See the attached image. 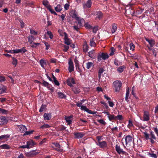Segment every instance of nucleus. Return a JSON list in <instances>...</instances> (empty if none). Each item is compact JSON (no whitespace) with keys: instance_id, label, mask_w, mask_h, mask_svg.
<instances>
[{"instance_id":"43","label":"nucleus","mask_w":158,"mask_h":158,"mask_svg":"<svg viewBox=\"0 0 158 158\" xmlns=\"http://www.w3.org/2000/svg\"><path fill=\"white\" fill-rule=\"evenodd\" d=\"M19 52H20L22 53H24L27 51V50L26 49L25 47H23L20 49H19Z\"/></svg>"},{"instance_id":"1","label":"nucleus","mask_w":158,"mask_h":158,"mask_svg":"<svg viewBox=\"0 0 158 158\" xmlns=\"http://www.w3.org/2000/svg\"><path fill=\"white\" fill-rule=\"evenodd\" d=\"M70 15L72 18H74L77 21L78 27H83V23L85 22V20L83 18L78 16V14L76 10H71L70 12Z\"/></svg>"},{"instance_id":"61","label":"nucleus","mask_w":158,"mask_h":158,"mask_svg":"<svg viewBox=\"0 0 158 158\" xmlns=\"http://www.w3.org/2000/svg\"><path fill=\"white\" fill-rule=\"evenodd\" d=\"M98 121L101 124H102L104 125H105L106 124V123L102 119H101L98 120Z\"/></svg>"},{"instance_id":"64","label":"nucleus","mask_w":158,"mask_h":158,"mask_svg":"<svg viewBox=\"0 0 158 158\" xmlns=\"http://www.w3.org/2000/svg\"><path fill=\"white\" fill-rule=\"evenodd\" d=\"M153 129L156 134L158 136V129H157V127H153Z\"/></svg>"},{"instance_id":"19","label":"nucleus","mask_w":158,"mask_h":158,"mask_svg":"<svg viewBox=\"0 0 158 158\" xmlns=\"http://www.w3.org/2000/svg\"><path fill=\"white\" fill-rule=\"evenodd\" d=\"M72 90L76 94H77L80 92V89L78 86H75L72 88Z\"/></svg>"},{"instance_id":"37","label":"nucleus","mask_w":158,"mask_h":158,"mask_svg":"<svg viewBox=\"0 0 158 158\" xmlns=\"http://www.w3.org/2000/svg\"><path fill=\"white\" fill-rule=\"evenodd\" d=\"M85 27L87 29H92V26L89 24L88 23H85L84 24Z\"/></svg>"},{"instance_id":"60","label":"nucleus","mask_w":158,"mask_h":158,"mask_svg":"<svg viewBox=\"0 0 158 158\" xmlns=\"http://www.w3.org/2000/svg\"><path fill=\"white\" fill-rule=\"evenodd\" d=\"M19 21L20 23L21 26V28H23L24 26V23L23 22V21L21 19H20Z\"/></svg>"},{"instance_id":"48","label":"nucleus","mask_w":158,"mask_h":158,"mask_svg":"<svg viewBox=\"0 0 158 158\" xmlns=\"http://www.w3.org/2000/svg\"><path fill=\"white\" fill-rule=\"evenodd\" d=\"M47 34L49 36L51 39H52L53 37V35L51 31H47Z\"/></svg>"},{"instance_id":"35","label":"nucleus","mask_w":158,"mask_h":158,"mask_svg":"<svg viewBox=\"0 0 158 158\" xmlns=\"http://www.w3.org/2000/svg\"><path fill=\"white\" fill-rule=\"evenodd\" d=\"M86 68L87 69H89L92 67L94 66L93 63L89 62L86 63Z\"/></svg>"},{"instance_id":"22","label":"nucleus","mask_w":158,"mask_h":158,"mask_svg":"<svg viewBox=\"0 0 158 158\" xmlns=\"http://www.w3.org/2000/svg\"><path fill=\"white\" fill-rule=\"evenodd\" d=\"M145 40L147 41L150 45L151 47H152L155 44V41L153 40H150L147 38H145Z\"/></svg>"},{"instance_id":"4","label":"nucleus","mask_w":158,"mask_h":158,"mask_svg":"<svg viewBox=\"0 0 158 158\" xmlns=\"http://www.w3.org/2000/svg\"><path fill=\"white\" fill-rule=\"evenodd\" d=\"M113 88L116 92H118L122 86V83L120 81H115L113 83Z\"/></svg>"},{"instance_id":"23","label":"nucleus","mask_w":158,"mask_h":158,"mask_svg":"<svg viewBox=\"0 0 158 158\" xmlns=\"http://www.w3.org/2000/svg\"><path fill=\"white\" fill-rule=\"evenodd\" d=\"M142 10H133L132 12H130L129 13L132 16H136L138 14H139L142 13Z\"/></svg>"},{"instance_id":"15","label":"nucleus","mask_w":158,"mask_h":158,"mask_svg":"<svg viewBox=\"0 0 158 158\" xmlns=\"http://www.w3.org/2000/svg\"><path fill=\"white\" fill-rule=\"evenodd\" d=\"M75 136V138L77 139H80L82 138L84 135V134L82 132H75L74 134Z\"/></svg>"},{"instance_id":"25","label":"nucleus","mask_w":158,"mask_h":158,"mask_svg":"<svg viewBox=\"0 0 158 158\" xmlns=\"http://www.w3.org/2000/svg\"><path fill=\"white\" fill-rule=\"evenodd\" d=\"M117 27L116 24L114 23L112 25L111 32L112 33H114L117 29Z\"/></svg>"},{"instance_id":"14","label":"nucleus","mask_w":158,"mask_h":158,"mask_svg":"<svg viewBox=\"0 0 158 158\" xmlns=\"http://www.w3.org/2000/svg\"><path fill=\"white\" fill-rule=\"evenodd\" d=\"M97 144L102 148H104L107 147V143L105 141H101L99 143H97Z\"/></svg>"},{"instance_id":"11","label":"nucleus","mask_w":158,"mask_h":158,"mask_svg":"<svg viewBox=\"0 0 158 158\" xmlns=\"http://www.w3.org/2000/svg\"><path fill=\"white\" fill-rule=\"evenodd\" d=\"M64 35V43L67 45H69L71 44L70 40L68 38V35L66 32L63 33Z\"/></svg>"},{"instance_id":"44","label":"nucleus","mask_w":158,"mask_h":158,"mask_svg":"<svg viewBox=\"0 0 158 158\" xmlns=\"http://www.w3.org/2000/svg\"><path fill=\"white\" fill-rule=\"evenodd\" d=\"M65 120L66 122L68 123L67 125H69L72 123V120L69 118V117H65Z\"/></svg>"},{"instance_id":"53","label":"nucleus","mask_w":158,"mask_h":158,"mask_svg":"<svg viewBox=\"0 0 158 158\" xmlns=\"http://www.w3.org/2000/svg\"><path fill=\"white\" fill-rule=\"evenodd\" d=\"M34 131L33 130H31L29 131H26L24 133L23 135L24 136L27 135H30Z\"/></svg>"},{"instance_id":"8","label":"nucleus","mask_w":158,"mask_h":158,"mask_svg":"<svg viewBox=\"0 0 158 158\" xmlns=\"http://www.w3.org/2000/svg\"><path fill=\"white\" fill-rule=\"evenodd\" d=\"M115 148L116 151L119 154H126L127 153L126 152L123 151V149L120 148V146L118 144H116V145Z\"/></svg>"},{"instance_id":"57","label":"nucleus","mask_w":158,"mask_h":158,"mask_svg":"<svg viewBox=\"0 0 158 158\" xmlns=\"http://www.w3.org/2000/svg\"><path fill=\"white\" fill-rule=\"evenodd\" d=\"M92 29H93V32L94 33H96L98 29V27H92Z\"/></svg>"},{"instance_id":"2","label":"nucleus","mask_w":158,"mask_h":158,"mask_svg":"<svg viewBox=\"0 0 158 158\" xmlns=\"http://www.w3.org/2000/svg\"><path fill=\"white\" fill-rule=\"evenodd\" d=\"M144 134L145 138L146 140H148L149 139L150 142L152 144H153L154 143L155 141L154 140H156V138L152 131L150 132V135L147 132H144Z\"/></svg>"},{"instance_id":"56","label":"nucleus","mask_w":158,"mask_h":158,"mask_svg":"<svg viewBox=\"0 0 158 158\" xmlns=\"http://www.w3.org/2000/svg\"><path fill=\"white\" fill-rule=\"evenodd\" d=\"M62 9L61 6L60 5H58L55 7V10H62Z\"/></svg>"},{"instance_id":"12","label":"nucleus","mask_w":158,"mask_h":158,"mask_svg":"<svg viewBox=\"0 0 158 158\" xmlns=\"http://www.w3.org/2000/svg\"><path fill=\"white\" fill-rule=\"evenodd\" d=\"M68 64L69 65V67L68 70L70 73H71L74 70L73 63L71 60H69L68 62Z\"/></svg>"},{"instance_id":"9","label":"nucleus","mask_w":158,"mask_h":158,"mask_svg":"<svg viewBox=\"0 0 158 158\" xmlns=\"http://www.w3.org/2000/svg\"><path fill=\"white\" fill-rule=\"evenodd\" d=\"M149 113L148 111L146 110H144L143 116V121H148L150 119Z\"/></svg>"},{"instance_id":"6","label":"nucleus","mask_w":158,"mask_h":158,"mask_svg":"<svg viewBox=\"0 0 158 158\" xmlns=\"http://www.w3.org/2000/svg\"><path fill=\"white\" fill-rule=\"evenodd\" d=\"M40 153L39 151L36 150H34L29 152L25 153L27 156L29 157H32L35 156Z\"/></svg>"},{"instance_id":"27","label":"nucleus","mask_w":158,"mask_h":158,"mask_svg":"<svg viewBox=\"0 0 158 158\" xmlns=\"http://www.w3.org/2000/svg\"><path fill=\"white\" fill-rule=\"evenodd\" d=\"M6 87L5 86L3 85L2 88L0 89V94H2L3 93L6 92Z\"/></svg>"},{"instance_id":"36","label":"nucleus","mask_w":158,"mask_h":158,"mask_svg":"<svg viewBox=\"0 0 158 158\" xmlns=\"http://www.w3.org/2000/svg\"><path fill=\"white\" fill-rule=\"evenodd\" d=\"M40 64L41 67L44 68V65L46 64V62L45 60L43 59H42L40 60Z\"/></svg>"},{"instance_id":"42","label":"nucleus","mask_w":158,"mask_h":158,"mask_svg":"<svg viewBox=\"0 0 158 158\" xmlns=\"http://www.w3.org/2000/svg\"><path fill=\"white\" fill-rule=\"evenodd\" d=\"M62 47L64 48L63 49V51L64 52H67L69 48V47L68 45H66L64 44L62 45Z\"/></svg>"},{"instance_id":"41","label":"nucleus","mask_w":158,"mask_h":158,"mask_svg":"<svg viewBox=\"0 0 158 158\" xmlns=\"http://www.w3.org/2000/svg\"><path fill=\"white\" fill-rule=\"evenodd\" d=\"M8 111L5 109H2L0 108V113L2 114H7Z\"/></svg>"},{"instance_id":"13","label":"nucleus","mask_w":158,"mask_h":158,"mask_svg":"<svg viewBox=\"0 0 158 158\" xmlns=\"http://www.w3.org/2000/svg\"><path fill=\"white\" fill-rule=\"evenodd\" d=\"M52 144H54L55 147L56 148H54L52 146V148H53L55 150L60 152H62L63 151V150L60 148V145L59 143H53Z\"/></svg>"},{"instance_id":"58","label":"nucleus","mask_w":158,"mask_h":158,"mask_svg":"<svg viewBox=\"0 0 158 158\" xmlns=\"http://www.w3.org/2000/svg\"><path fill=\"white\" fill-rule=\"evenodd\" d=\"M111 51L109 54V55L110 56H112L114 55V52L115 51V49L113 47H111Z\"/></svg>"},{"instance_id":"24","label":"nucleus","mask_w":158,"mask_h":158,"mask_svg":"<svg viewBox=\"0 0 158 158\" xmlns=\"http://www.w3.org/2000/svg\"><path fill=\"white\" fill-rule=\"evenodd\" d=\"M44 119L45 120H49L51 118V116L50 113H45L44 115Z\"/></svg>"},{"instance_id":"38","label":"nucleus","mask_w":158,"mask_h":158,"mask_svg":"<svg viewBox=\"0 0 158 158\" xmlns=\"http://www.w3.org/2000/svg\"><path fill=\"white\" fill-rule=\"evenodd\" d=\"M42 85L45 87H47L48 85H50V84L45 81L43 80L42 81V83H41Z\"/></svg>"},{"instance_id":"63","label":"nucleus","mask_w":158,"mask_h":158,"mask_svg":"<svg viewBox=\"0 0 158 158\" xmlns=\"http://www.w3.org/2000/svg\"><path fill=\"white\" fill-rule=\"evenodd\" d=\"M73 27L74 29V30H75L77 31H79V28L80 27H79L78 26L74 25V26H73Z\"/></svg>"},{"instance_id":"28","label":"nucleus","mask_w":158,"mask_h":158,"mask_svg":"<svg viewBox=\"0 0 158 158\" xmlns=\"http://www.w3.org/2000/svg\"><path fill=\"white\" fill-rule=\"evenodd\" d=\"M0 148L2 149H8L10 148V147L7 144H4L0 146Z\"/></svg>"},{"instance_id":"52","label":"nucleus","mask_w":158,"mask_h":158,"mask_svg":"<svg viewBox=\"0 0 158 158\" xmlns=\"http://www.w3.org/2000/svg\"><path fill=\"white\" fill-rule=\"evenodd\" d=\"M116 120L117 119L119 120H122L123 119V118L122 115H118L115 116Z\"/></svg>"},{"instance_id":"7","label":"nucleus","mask_w":158,"mask_h":158,"mask_svg":"<svg viewBox=\"0 0 158 158\" xmlns=\"http://www.w3.org/2000/svg\"><path fill=\"white\" fill-rule=\"evenodd\" d=\"M66 83L70 87H73L72 84H75L76 82L73 77H69L66 80Z\"/></svg>"},{"instance_id":"45","label":"nucleus","mask_w":158,"mask_h":158,"mask_svg":"<svg viewBox=\"0 0 158 158\" xmlns=\"http://www.w3.org/2000/svg\"><path fill=\"white\" fill-rule=\"evenodd\" d=\"M34 40V37L33 36H31L28 38V41L30 44H32V42Z\"/></svg>"},{"instance_id":"55","label":"nucleus","mask_w":158,"mask_h":158,"mask_svg":"<svg viewBox=\"0 0 158 158\" xmlns=\"http://www.w3.org/2000/svg\"><path fill=\"white\" fill-rule=\"evenodd\" d=\"M52 82H54L55 84L57 86H59L60 85V83L58 81L56 80V79L52 80Z\"/></svg>"},{"instance_id":"10","label":"nucleus","mask_w":158,"mask_h":158,"mask_svg":"<svg viewBox=\"0 0 158 158\" xmlns=\"http://www.w3.org/2000/svg\"><path fill=\"white\" fill-rule=\"evenodd\" d=\"M125 140L126 145L127 146V145H130L131 142L132 140V137L130 135H127L125 136Z\"/></svg>"},{"instance_id":"17","label":"nucleus","mask_w":158,"mask_h":158,"mask_svg":"<svg viewBox=\"0 0 158 158\" xmlns=\"http://www.w3.org/2000/svg\"><path fill=\"white\" fill-rule=\"evenodd\" d=\"M92 2L91 0H88L86 3L83 4V6L84 8H89L91 7Z\"/></svg>"},{"instance_id":"3","label":"nucleus","mask_w":158,"mask_h":158,"mask_svg":"<svg viewBox=\"0 0 158 158\" xmlns=\"http://www.w3.org/2000/svg\"><path fill=\"white\" fill-rule=\"evenodd\" d=\"M76 103V106L77 107H81V110H84L85 111L87 112L88 113L92 114H94L97 113L96 111H92L91 110H90L89 109L87 108L85 106H82V102H77Z\"/></svg>"},{"instance_id":"54","label":"nucleus","mask_w":158,"mask_h":158,"mask_svg":"<svg viewBox=\"0 0 158 158\" xmlns=\"http://www.w3.org/2000/svg\"><path fill=\"white\" fill-rule=\"evenodd\" d=\"M50 127V126L47 124H44L42 126H41L40 128H49Z\"/></svg>"},{"instance_id":"49","label":"nucleus","mask_w":158,"mask_h":158,"mask_svg":"<svg viewBox=\"0 0 158 158\" xmlns=\"http://www.w3.org/2000/svg\"><path fill=\"white\" fill-rule=\"evenodd\" d=\"M44 44H45V46L46 47V48H45L46 50H47L50 47V45L48 44V43L47 42H44Z\"/></svg>"},{"instance_id":"50","label":"nucleus","mask_w":158,"mask_h":158,"mask_svg":"<svg viewBox=\"0 0 158 158\" xmlns=\"http://www.w3.org/2000/svg\"><path fill=\"white\" fill-rule=\"evenodd\" d=\"M128 122H129V123L127 125V127L129 128H130L131 127H133V125L132 123V121H131V120H129L128 121Z\"/></svg>"},{"instance_id":"5","label":"nucleus","mask_w":158,"mask_h":158,"mask_svg":"<svg viewBox=\"0 0 158 158\" xmlns=\"http://www.w3.org/2000/svg\"><path fill=\"white\" fill-rule=\"evenodd\" d=\"M109 57V56L107 53L100 52L98 54V61H100L102 59L105 60L108 59Z\"/></svg>"},{"instance_id":"32","label":"nucleus","mask_w":158,"mask_h":158,"mask_svg":"<svg viewBox=\"0 0 158 158\" xmlns=\"http://www.w3.org/2000/svg\"><path fill=\"white\" fill-rule=\"evenodd\" d=\"M10 137V135H3L0 136V140L2 139H7Z\"/></svg>"},{"instance_id":"59","label":"nucleus","mask_w":158,"mask_h":158,"mask_svg":"<svg viewBox=\"0 0 158 158\" xmlns=\"http://www.w3.org/2000/svg\"><path fill=\"white\" fill-rule=\"evenodd\" d=\"M32 45H31V47L33 48H36L37 46L39 45L40 44L39 43H32Z\"/></svg>"},{"instance_id":"26","label":"nucleus","mask_w":158,"mask_h":158,"mask_svg":"<svg viewBox=\"0 0 158 158\" xmlns=\"http://www.w3.org/2000/svg\"><path fill=\"white\" fill-rule=\"evenodd\" d=\"M126 68V66L125 65H123L120 66L117 69V71L120 73H122L123 72L124 69Z\"/></svg>"},{"instance_id":"40","label":"nucleus","mask_w":158,"mask_h":158,"mask_svg":"<svg viewBox=\"0 0 158 158\" xmlns=\"http://www.w3.org/2000/svg\"><path fill=\"white\" fill-rule=\"evenodd\" d=\"M128 47L131 50L133 51L135 49V45L133 44V43H131L129 45Z\"/></svg>"},{"instance_id":"30","label":"nucleus","mask_w":158,"mask_h":158,"mask_svg":"<svg viewBox=\"0 0 158 158\" xmlns=\"http://www.w3.org/2000/svg\"><path fill=\"white\" fill-rule=\"evenodd\" d=\"M97 18L100 19L102 18L103 16V13L100 11H98L97 12Z\"/></svg>"},{"instance_id":"16","label":"nucleus","mask_w":158,"mask_h":158,"mask_svg":"<svg viewBox=\"0 0 158 158\" xmlns=\"http://www.w3.org/2000/svg\"><path fill=\"white\" fill-rule=\"evenodd\" d=\"M8 122V120L5 117L2 116L0 118V125L6 124Z\"/></svg>"},{"instance_id":"31","label":"nucleus","mask_w":158,"mask_h":158,"mask_svg":"<svg viewBox=\"0 0 158 158\" xmlns=\"http://www.w3.org/2000/svg\"><path fill=\"white\" fill-rule=\"evenodd\" d=\"M108 117L109 120L110 121H112L113 120H116L115 116L114 115H112L110 114L108 116Z\"/></svg>"},{"instance_id":"21","label":"nucleus","mask_w":158,"mask_h":158,"mask_svg":"<svg viewBox=\"0 0 158 158\" xmlns=\"http://www.w3.org/2000/svg\"><path fill=\"white\" fill-rule=\"evenodd\" d=\"M19 131L21 132H24L27 130L26 127L23 125H19L18 126Z\"/></svg>"},{"instance_id":"29","label":"nucleus","mask_w":158,"mask_h":158,"mask_svg":"<svg viewBox=\"0 0 158 158\" xmlns=\"http://www.w3.org/2000/svg\"><path fill=\"white\" fill-rule=\"evenodd\" d=\"M58 96L60 98H64L66 97V96L63 93L59 92L58 93Z\"/></svg>"},{"instance_id":"51","label":"nucleus","mask_w":158,"mask_h":158,"mask_svg":"<svg viewBox=\"0 0 158 158\" xmlns=\"http://www.w3.org/2000/svg\"><path fill=\"white\" fill-rule=\"evenodd\" d=\"M50 86H52L51 85H48V86L47 87V88L48 89L50 90L51 91V93H52L54 91V88L52 87H51Z\"/></svg>"},{"instance_id":"34","label":"nucleus","mask_w":158,"mask_h":158,"mask_svg":"<svg viewBox=\"0 0 158 158\" xmlns=\"http://www.w3.org/2000/svg\"><path fill=\"white\" fill-rule=\"evenodd\" d=\"M95 52L94 50H92L88 52V56L90 58H92L94 56V54Z\"/></svg>"},{"instance_id":"18","label":"nucleus","mask_w":158,"mask_h":158,"mask_svg":"<svg viewBox=\"0 0 158 158\" xmlns=\"http://www.w3.org/2000/svg\"><path fill=\"white\" fill-rule=\"evenodd\" d=\"M42 3L44 6L47 8L48 10H53L51 9V6L49 4V2L47 1L44 0Z\"/></svg>"},{"instance_id":"62","label":"nucleus","mask_w":158,"mask_h":158,"mask_svg":"<svg viewBox=\"0 0 158 158\" xmlns=\"http://www.w3.org/2000/svg\"><path fill=\"white\" fill-rule=\"evenodd\" d=\"M149 155L150 156L154 158H156L157 156L156 154L152 153H149Z\"/></svg>"},{"instance_id":"46","label":"nucleus","mask_w":158,"mask_h":158,"mask_svg":"<svg viewBox=\"0 0 158 158\" xmlns=\"http://www.w3.org/2000/svg\"><path fill=\"white\" fill-rule=\"evenodd\" d=\"M46 107V105L42 104L41 106L40 109L39 110V111L41 112L44 110L45 109Z\"/></svg>"},{"instance_id":"39","label":"nucleus","mask_w":158,"mask_h":158,"mask_svg":"<svg viewBox=\"0 0 158 158\" xmlns=\"http://www.w3.org/2000/svg\"><path fill=\"white\" fill-rule=\"evenodd\" d=\"M11 57L12 59V64L15 66L17 64V60L13 57Z\"/></svg>"},{"instance_id":"20","label":"nucleus","mask_w":158,"mask_h":158,"mask_svg":"<svg viewBox=\"0 0 158 158\" xmlns=\"http://www.w3.org/2000/svg\"><path fill=\"white\" fill-rule=\"evenodd\" d=\"M27 144L28 146V149L33 147L35 145V143L32 140L27 141Z\"/></svg>"},{"instance_id":"33","label":"nucleus","mask_w":158,"mask_h":158,"mask_svg":"<svg viewBox=\"0 0 158 158\" xmlns=\"http://www.w3.org/2000/svg\"><path fill=\"white\" fill-rule=\"evenodd\" d=\"M89 46L87 44H85L83 45V52H86L88 50Z\"/></svg>"},{"instance_id":"47","label":"nucleus","mask_w":158,"mask_h":158,"mask_svg":"<svg viewBox=\"0 0 158 158\" xmlns=\"http://www.w3.org/2000/svg\"><path fill=\"white\" fill-rule=\"evenodd\" d=\"M89 45L91 47H94L96 46V44L93 39L90 40Z\"/></svg>"}]
</instances>
